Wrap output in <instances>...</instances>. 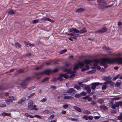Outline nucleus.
Here are the masks:
<instances>
[{"label":"nucleus","instance_id":"9b49d317","mask_svg":"<svg viewBox=\"0 0 122 122\" xmlns=\"http://www.w3.org/2000/svg\"><path fill=\"white\" fill-rule=\"evenodd\" d=\"M51 69H48L45 70L43 71V74L47 75H50V73H51Z\"/></svg>","mask_w":122,"mask_h":122},{"label":"nucleus","instance_id":"f03ea898","mask_svg":"<svg viewBox=\"0 0 122 122\" xmlns=\"http://www.w3.org/2000/svg\"><path fill=\"white\" fill-rule=\"evenodd\" d=\"M115 62H117L119 64H122V58L121 57H118L114 58H104L102 60L100 65L104 66V68H106L108 66L106 64L107 63L110 64Z\"/></svg>","mask_w":122,"mask_h":122},{"label":"nucleus","instance_id":"473e14b6","mask_svg":"<svg viewBox=\"0 0 122 122\" xmlns=\"http://www.w3.org/2000/svg\"><path fill=\"white\" fill-rule=\"evenodd\" d=\"M49 79V78L48 77L45 78L43 80L41 81V82H44L46 81H48Z\"/></svg>","mask_w":122,"mask_h":122},{"label":"nucleus","instance_id":"5701e85b","mask_svg":"<svg viewBox=\"0 0 122 122\" xmlns=\"http://www.w3.org/2000/svg\"><path fill=\"white\" fill-rule=\"evenodd\" d=\"M99 108L101 109H102L103 110L106 111L108 109V108L106 106L101 105L99 107Z\"/></svg>","mask_w":122,"mask_h":122},{"label":"nucleus","instance_id":"774afa93","mask_svg":"<svg viewBox=\"0 0 122 122\" xmlns=\"http://www.w3.org/2000/svg\"><path fill=\"white\" fill-rule=\"evenodd\" d=\"M66 112L65 111H62L61 112V113L63 114H65L66 113Z\"/></svg>","mask_w":122,"mask_h":122},{"label":"nucleus","instance_id":"a18cd8bd","mask_svg":"<svg viewBox=\"0 0 122 122\" xmlns=\"http://www.w3.org/2000/svg\"><path fill=\"white\" fill-rule=\"evenodd\" d=\"M121 84V82H117L115 85L116 86L118 87Z\"/></svg>","mask_w":122,"mask_h":122},{"label":"nucleus","instance_id":"4c0bfd02","mask_svg":"<svg viewBox=\"0 0 122 122\" xmlns=\"http://www.w3.org/2000/svg\"><path fill=\"white\" fill-rule=\"evenodd\" d=\"M43 74V71L41 72L36 73H35V75L36 76H38L40 75H42Z\"/></svg>","mask_w":122,"mask_h":122},{"label":"nucleus","instance_id":"58836bf2","mask_svg":"<svg viewBox=\"0 0 122 122\" xmlns=\"http://www.w3.org/2000/svg\"><path fill=\"white\" fill-rule=\"evenodd\" d=\"M80 93L81 96H84L87 94V93L86 92H82Z\"/></svg>","mask_w":122,"mask_h":122},{"label":"nucleus","instance_id":"603ef678","mask_svg":"<svg viewBox=\"0 0 122 122\" xmlns=\"http://www.w3.org/2000/svg\"><path fill=\"white\" fill-rule=\"evenodd\" d=\"M35 94V93H33L30 94L29 96H28V98H30L32 97Z\"/></svg>","mask_w":122,"mask_h":122},{"label":"nucleus","instance_id":"052dcab7","mask_svg":"<svg viewBox=\"0 0 122 122\" xmlns=\"http://www.w3.org/2000/svg\"><path fill=\"white\" fill-rule=\"evenodd\" d=\"M110 81H106L103 83L104 84H110Z\"/></svg>","mask_w":122,"mask_h":122},{"label":"nucleus","instance_id":"13d9d810","mask_svg":"<svg viewBox=\"0 0 122 122\" xmlns=\"http://www.w3.org/2000/svg\"><path fill=\"white\" fill-rule=\"evenodd\" d=\"M34 117H36L37 118H39L40 119L41 118V116L40 115H36L34 116Z\"/></svg>","mask_w":122,"mask_h":122},{"label":"nucleus","instance_id":"0eeeda50","mask_svg":"<svg viewBox=\"0 0 122 122\" xmlns=\"http://www.w3.org/2000/svg\"><path fill=\"white\" fill-rule=\"evenodd\" d=\"M16 100V97L13 96H9L8 98V104L12 103L13 101Z\"/></svg>","mask_w":122,"mask_h":122},{"label":"nucleus","instance_id":"f8f14e48","mask_svg":"<svg viewBox=\"0 0 122 122\" xmlns=\"http://www.w3.org/2000/svg\"><path fill=\"white\" fill-rule=\"evenodd\" d=\"M75 91L74 90L73 88H70L68 90V91H67V93H73V94H72V95H73L75 93H74L73 92H75Z\"/></svg>","mask_w":122,"mask_h":122},{"label":"nucleus","instance_id":"412c9836","mask_svg":"<svg viewBox=\"0 0 122 122\" xmlns=\"http://www.w3.org/2000/svg\"><path fill=\"white\" fill-rule=\"evenodd\" d=\"M24 43L25 44V45L27 47H28L29 46H34V45L30 44V43H28L25 41Z\"/></svg>","mask_w":122,"mask_h":122},{"label":"nucleus","instance_id":"cd10ccee","mask_svg":"<svg viewBox=\"0 0 122 122\" xmlns=\"http://www.w3.org/2000/svg\"><path fill=\"white\" fill-rule=\"evenodd\" d=\"M83 112L84 113L87 114H91V112L88 110H84L83 111Z\"/></svg>","mask_w":122,"mask_h":122},{"label":"nucleus","instance_id":"864d4df0","mask_svg":"<svg viewBox=\"0 0 122 122\" xmlns=\"http://www.w3.org/2000/svg\"><path fill=\"white\" fill-rule=\"evenodd\" d=\"M96 71L94 70H93L88 72V73L89 74L92 73H94Z\"/></svg>","mask_w":122,"mask_h":122},{"label":"nucleus","instance_id":"69168bd1","mask_svg":"<svg viewBox=\"0 0 122 122\" xmlns=\"http://www.w3.org/2000/svg\"><path fill=\"white\" fill-rule=\"evenodd\" d=\"M100 117L99 116H96L94 117V118L95 119H99Z\"/></svg>","mask_w":122,"mask_h":122},{"label":"nucleus","instance_id":"6e6552de","mask_svg":"<svg viewBox=\"0 0 122 122\" xmlns=\"http://www.w3.org/2000/svg\"><path fill=\"white\" fill-rule=\"evenodd\" d=\"M107 30L106 28L104 27L102 29L99 30L95 32L96 33H102L106 32Z\"/></svg>","mask_w":122,"mask_h":122},{"label":"nucleus","instance_id":"79ce46f5","mask_svg":"<svg viewBox=\"0 0 122 122\" xmlns=\"http://www.w3.org/2000/svg\"><path fill=\"white\" fill-rule=\"evenodd\" d=\"M23 72L24 71L23 70L21 69H20L17 72L15 73V75H16L18 74L19 73H23Z\"/></svg>","mask_w":122,"mask_h":122},{"label":"nucleus","instance_id":"6e6d98bb","mask_svg":"<svg viewBox=\"0 0 122 122\" xmlns=\"http://www.w3.org/2000/svg\"><path fill=\"white\" fill-rule=\"evenodd\" d=\"M107 86L106 85H103L102 87V90H105L106 89Z\"/></svg>","mask_w":122,"mask_h":122},{"label":"nucleus","instance_id":"2f4dec72","mask_svg":"<svg viewBox=\"0 0 122 122\" xmlns=\"http://www.w3.org/2000/svg\"><path fill=\"white\" fill-rule=\"evenodd\" d=\"M73 98V97L71 96H66L64 97V99H71Z\"/></svg>","mask_w":122,"mask_h":122},{"label":"nucleus","instance_id":"4468645a","mask_svg":"<svg viewBox=\"0 0 122 122\" xmlns=\"http://www.w3.org/2000/svg\"><path fill=\"white\" fill-rule=\"evenodd\" d=\"M84 89L87 91V93H90L91 91V90L90 87L89 86H87L84 87Z\"/></svg>","mask_w":122,"mask_h":122},{"label":"nucleus","instance_id":"ea45409f","mask_svg":"<svg viewBox=\"0 0 122 122\" xmlns=\"http://www.w3.org/2000/svg\"><path fill=\"white\" fill-rule=\"evenodd\" d=\"M96 103L97 102L95 101H92L90 104L93 106H94L96 105Z\"/></svg>","mask_w":122,"mask_h":122},{"label":"nucleus","instance_id":"9d476101","mask_svg":"<svg viewBox=\"0 0 122 122\" xmlns=\"http://www.w3.org/2000/svg\"><path fill=\"white\" fill-rule=\"evenodd\" d=\"M102 49L104 50H106L109 53H111L113 51L112 49H110L109 48L105 46L103 47Z\"/></svg>","mask_w":122,"mask_h":122},{"label":"nucleus","instance_id":"c03bdc74","mask_svg":"<svg viewBox=\"0 0 122 122\" xmlns=\"http://www.w3.org/2000/svg\"><path fill=\"white\" fill-rule=\"evenodd\" d=\"M67 51V50L66 49H64V50H62L60 52V53L61 54H63L65 52H66Z\"/></svg>","mask_w":122,"mask_h":122},{"label":"nucleus","instance_id":"e2e57ef3","mask_svg":"<svg viewBox=\"0 0 122 122\" xmlns=\"http://www.w3.org/2000/svg\"><path fill=\"white\" fill-rule=\"evenodd\" d=\"M93 117L92 116H90L89 117H88V119L90 120H92L93 119Z\"/></svg>","mask_w":122,"mask_h":122},{"label":"nucleus","instance_id":"680f3d73","mask_svg":"<svg viewBox=\"0 0 122 122\" xmlns=\"http://www.w3.org/2000/svg\"><path fill=\"white\" fill-rule=\"evenodd\" d=\"M44 112L46 114L49 113V111L48 110H46Z\"/></svg>","mask_w":122,"mask_h":122},{"label":"nucleus","instance_id":"39448f33","mask_svg":"<svg viewBox=\"0 0 122 122\" xmlns=\"http://www.w3.org/2000/svg\"><path fill=\"white\" fill-rule=\"evenodd\" d=\"M30 79L31 78L30 77L27 78L20 84L21 87L24 88H26L25 87L27 86V85L28 83V81L30 80Z\"/></svg>","mask_w":122,"mask_h":122},{"label":"nucleus","instance_id":"de8ad7c7","mask_svg":"<svg viewBox=\"0 0 122 122\" xmlns=\"http://www.w3.org/2000/svg\"><path fill=\"white\" fill-rule=\"evenodd\" d=\"M69 119L71 121H77L78 120L77 118H69Z\"/></svg>","mask_w":122,"mask_h":122},{"label":"nucleus","instance_id":"423d86ee","mask_svg":"<svg viewBox=\"0 0 122 122\" xmlns=\"http://www.w3.org/2000/svg\"><path fill=\"white\" fill-rule=\"evenodd\" d=\"M101 84H103V83H100L98 82L92 83L91 84V88L92 90H94L95 89L97 86H98L100 85Z\"/></svg>","mask_w":122,"mask_h":122},{"label":"nucleus","instance_id":"a19ab883","mask_svg":"<svg viewBox=\"0 0 122 122\" xmlns=\"http://www.w3.org/2000/svg\"><path fill=\"white\" fill-rule=\"evenodd\" d=\"M82 118L86 120H88V117L86 115H84L82 117Z\"/></svg>","mask_w":122,"mask_h":122},{"label":"nucleus","instance_id":"5fc2aeb1","mask_svg":"<svg viewBox=\"0 0 122 122\" xmlns=\"http://www.w3.org/2000/svg\"><path fill=\"white\" fill-rule=\"evenodd\" d=\"M44 65H41V66L39 67H36V68L35 69L37 70H39V69H41V68L42 67V66H43Z\"/></svg>","mask_w":122,"mask_h":122},{"label":"nucleus","instance_id":"7c9ffc66","mask_svg":"<svg viewBox=\"0 0 122 122\" xmlns=\"http://www.w3.org/2000/svg\"><path fill=\"white\" fill-rule=\"evenodd\" d=\"M61 74L63 77H64L66 79H67L69 77L66 74Z\"/></svg>","mask_w":122,"mask_h":122},{"label":"nucleus","instance_id":"6ab92c4d","mask_svg":"<svg viewBox=\"0 0 122 122\" xmlns=\"http://www.w3.org/2000/svg\"><path fill=\"white\" fill-rule=\"evenodd\" d=\"M87 31V30L86 29V28L84 27L80 31L79 30V32L78 33H85Z\"/></svg>","mask_w":122,"mask_h":122},{"label":"nucleus","instance_id":"f704fd0d","mask_svg":"<svg viewBox=\"0 0 122 122\" xmlns=\"http://www.w3.org/2000/svg\"><path fill=\"white\" fill-rule=\"evenodd\" d=\"M14 14V12L13 10H10L8 12V14H9L11 15Z\"/></svg>","mask_w":122,"mask_h":122},{"label":"nucleus","instance_id":"4be33fe9","mask_svg":"<svg viewBox=\"0 0 122 122\" xmlns=\"http://www.w3.org/2000/svg\"><path fill=\"white\" fill-rule=\"evenodd\" d=\"M63 77L61 74L59 76L57 77V79L60 81H62L64 80V79L62 78Z\"/></svg>","mask_w":122,"mask_h":122},{"label":"nucleus","instance_id":"f257e3e1","mask_svg":"<svg viewBox=\"0 0 122 122\" xmlns=\"http://www.w3.org/2000/svg\"><path fill=\"white\" fill-rule=\"evenodd\" d=\"M100 61L99 60V59H96L93 60H85L84 62H79L78 64L75 65L73 69L74 71H71V69L69 70L66 69L64 71L65 72H67L68 74H72L76 72V70L77 69L79 68H81L84 65V63L87 64H89L90 63L93 62V67H92L93 69H94L96 68V67L98 65V64Z\"/></svg>","mask_w":122,"mask_h":122},{"label":"nucleus","instance_id":"dca6fc26","mask_svg":"<svg viewBox=\"0 0 122 122\" xmlns=\"http://www.w3.org/2000/svg\"><path fill=\"white\" fill-rule=\"evenodd\" d=\"M85 10V9L83 8H80L76 10V12L81 13L84 11Z\"/></svg>","mask_w":122,"mask_h":122},{"label":"nucleus","instance_id":"0e129e2a","mask_svg":"<svg viewBox=\"0 0 122 122\" xmlns=\"http://www.w3.org/2000/svg\"><path fill=\"white\" fill-rule=\"evenodd\" d=\"M121 99V97H115L113 98V99L115 100H118Z\"/></svg>","mask_w":122,"mask_h":122},{"label":"nucleus","instance_id":"a878e982","mask_svg":"<svg viewBox=\"0 0 122 122\" xmlns=\"http://www.w3.org/2000/svg\"><path fill=\"white\" fill-rule=\"evenodd\" d=\"M117 106L119 107V106H122V102L120 101H119L118 102H116V104Z\"/></svg>","mask_w":122,"mask_h":122},{"label":"nucleus","instance_id":"7ed1b4c3","mask_svg":"<svg viewBox=\"0 0 122 122\" xmlns=\"http://www.w3.org/2000/svg\"><path fill=\"white\" fill-rule=\"evenodd\" d=\"M97 2L99 4L98 7L100 9H103L105 7H107V6H105L106 3L104 1L102 0H98Z\"/></svg>","mask_w":122,"mask_h":122},{"label":"nucleus","instance_id":"c85d7f7f","mask_svg":"<svg viewBox=\"0 0 122 122\" xmlns=\"http://www.w3.org/2000/svg\"><path fill=\"white\" fill-rule=\"evenodd\" d=\"M111 78H110V76H106L103 78V80L105 81H107L109 80Z\"/></svg>","mask_w":122,"mask_h":122},{"label":"nucleus","instance_id":"c756f323","mask_svg":"<svg viewBox=\"0 0 122 122\" xmlns=\"http://www.w3.org/2000/svg\"><path fill=\"white\" fill-rule=\"evenodd\" d=\"M15 45L16 47H18L19 48H20L21 46V45L17 42L15 43Z\"/></svg>","mask_w":122,"mask_h":122},{"label":"nucleus","instance_id":"a211bd4d","mask_svg":"<svg viewBox=\"0 0 122 122\" xmlns=\"http://www.w3.org/2000/svg\"><path fill=\"white\" fill-rule=\"evenodd\" d=\"M117 119L119 120L121 122H122V112L120 113L119 116H117Z\"/></svg>","mask_w":122,"mask_h":122},{"label":"nucleus","instance_id":"09e8293b","mask_svg":"<svg viewBox=\"0 0 122 122\" xmlns=\"http://www.w3.org/2000/svg\"><path fill=\"white\" fill-rule=\"evenodd\" d=\"M39 21L38 20H33L32 21V23L33 24H35L37 23Z\"/></svg>","mask_w":122,"mask_h":122},{"label":"nucleus","instance_id":"bb28decb","mask_svg":"<svg viewBox=\"0 0 122 122\" xmlns=\"http://www.w3.org/2000/svg\"><path fill=\"white\" fill-rule=\"evenodd\" d=\"M51 73H56L58 71V70L57 68L53 70L51 69Z\"/></svg>","mask_w":122,"mask_h":122},{"label":"nucleus","instance_id":"aec40b11","mask_svg":"<svg viewBox=\"0 0 122 122\" xmlns=\"http://www.w3.org/2000/svg\"><path fill=\"white\" fill-rule=\"evenodd\" d=\"M44 20H47L51 22V23H54L55 21L53 20H51L49 18H45V19H44Z\"/></svg>","mask_w":122,"mask_h":122},{"label":"nucleus","instance_id":"2eb2a0df","mask_svg":"<svg viewBox=\"0 0 122 122\" xmlns=\"http://www.w3.org/2000/svg\"><path fill=\"white\" fill-rule=\"evenodd\" d=\"M104 99L102 98H99L97 100V102L98 103L102 104L104 103Z\"/></svg>","mask_w":122,"mask_h":122},{"label":"nucleus","instance_id":"f3484780","mask_svg":"<svg viewBox=\"0 0 122 122\" xmlns=\"http://www.w3.org/2000/svg\"><path fill=\"white\" fill-rule=\"evenodd\" d=\"M73 107L74 109L77 111L78 112H81L82 111L81 109L78 107L77 106H73Z\"/></svg>","mask_w":122,"mask_h":122},{"label":"nucleus","instance_id":"8fccbe9b","mask_svg":"<svg viewBox=\"0 0 122 122\" xmlns=\"http://www.w3.org/2000/svg\"><path fill=\"white\" fill-rule=\"evenodd\" d=\"M89 97V95L86 96L84 97H83L82 98H81V99L84 100L86 99H88Z\"/></svg>","mask_w":122,"mask_h":122},{"label":"nucleus","instance_id":"3c124183","mask_svg":"<svg viewBox=\"0 0 122 122\" xmlns=\"http://www.w3.org/2000/svg\"><path fill=\"white\" fill-rule=\"evenodd\" d=\"M63 107L64 108L66 109V108L68 107V104H66L64 105L63 106Z\"/></svg>","mask_w":122,"mask_h":122},{"label":"nucleus","instance_id":"4d7b16f0","mask_svg":"<svg viewBox=\"0 0 122 122\" xmlns=\"http://www.w3.org/2000/svg\"><path fill=\"white\" fill-rule=\"evenodd\" d=\"M47 101L46 98H43L41 100V102H44Z\"/></svg>","mask_w":122,"mask_h":122},{"label":"nucleus","instance_id":"20e7f679","mask_svg":"<svg viewBox=\"0 0 122 122\" xmlns=\"http://www.w3.org/2000/svg\"><path fill=\"white\" fill-rule=\"evenodd\" d=\"M33 102L32 100L29 101L28 103V108L31 110H37L38 109L36 107V106L34 105L33 106Z\"/></svg>","mask_w":122,"mask_h":122},{"label":"nucleus","instance_id":"b1692460","mask_svg":"<svg viewBox=\"0 0 122 122\" xmlns=\"http://www.w3.org/2000/svg\"><path fill=\"white\" fill-rule=\"evenodd\" d=\"M116 102L114 105L112 103H111L110 104V105H112V108L113 109H115L116 107H118L116 105Z\"/></svg>","mask_w":122,"mask_h":122},{"label":"nucleus","instance_id":"393cba45","mask_svg":"<svg viewBox=\"0 0 122 122\" xmlns=\"http://www.w3.org/2000/svg\"><path fill=\"white\" fill-rule=\"evenodd\" d=\"M78 36V34L74 33L72 36H73L71 37H72V38H73L74 39H77V37Z\"/></svg>","mask_w":122,"mask_h":122},{"label":"nucleus","instance_id":"e433bc0d","mask_svg":"<svg viewBox=\"0 0 122 122\" xmlns=\"http://www.w3.org/2000/svg\"><path fill=\"white\" fill-rule=\"evenodd\" d=\"M78 84L80 87H83L84 86V85H85V84H82V82H81L78 83Z\"/></svg>","mask_w":122,"mask_h":122},{"label":"nucleus","instance_id":"338daca9","mask_svg":"<svg viewBox=\"0 0 122 122\" xmlns=\"http://www.w3.org/2000/svg\"><path fill=\"white\" fill-rule=\"evenodd\" d=\"M75 75V74H72L70 75V77L72 78L73 77H74V76Z\"/></svg>","mask_w":122,"mask_h":122},{"label":"nucleus","instance_id":"1a4fd4ad","mask_svg":"<svg viewBox=\"0 0 122 122\" xmlns=\"http://www.w3.org/2000/svg\"><path fill=\"white\" fill-rule=\"evenodd\" d=\"M68 31L70 32H72L73 31L74 32V33H78V32H79V30L73 28L69 29Z\"/></svg>","mask_w":122,"mask_h":122},{"label":"nucleus","instance_id":"c9c22d12","mask_svg":"<svg viewBox=\"0 0 122 122\" xmlns=\"http://www.w3.org/2000/svg\"><path fill=\"white\" fill-rule=\"evenodd\" d=\"M80 93L76 94L75 95V97L76 98H78L81 97Z\"/></svg>","mask_w":122,"mask_h":122},{"label":"nucleus","instance_id":"bf43d9fd","mask_svg":"<svg viewBox=\"0 0 122 122\" xmlns=\"http://www.w3.org/2000/svg\"><path fill=\"white\" fill-rule=\"evenodd\" d=\"M110 84L111 86H113L114 85V83L112 82L111 81H110Z\"/></svg>","mask_w":122,"mask_h":122},{"label":"nucleus","instance_id":"37998d69","mask_svg":"<svg viewBox=\"0 0 122 122\" xmlns=\"http://www.w3.org/2000/svg\"><path fill=\"white\" fill-rule=\"evenodd\" d=\"M2 116H8V113L3 112L1 113Z\"/></svg>","mask_w":122,"mask_h":122},{"label":"nucleus","instance_id":"ddd939ff","mask_svg":"<svg viewBox=\"0 0 122 122\" xmlns=\"http://www.w3.org/2000/svg\"><path fill=\"white\" fill-rule=\"evenodd\" d=\"M25 97L22 98L19 100V101L18 102V103L19 104H22L25 102Z\"/></svg>","mask_w":122,"mask_h":122},{"label":"nucleus","instance_id":"49530a36","mask_svg":"<svg viewBox=\"0 0 122 122\" xmlns=\"http://www.w3.org/2000/svg\"><path fill=\"white\" fill-rule=\"evenodd\" d=\"M58 80V79H57V77H55L52 79L51 80L53 81H54L56 82Z\"/></svg>","mask_w":122,"mask_h":122},{"label":"nucleus","instance_id":"72a5a7b5","mask_svg":"<svg viewBox=\"0 0 122 122\" xmlns=\"http://www.w3.org/2000/svg\"><path fill=\"white\" fill-rule=\"evenodd\" d=\"M74 88L77 89V90L81 89V88L80 86H78L77 85H75L74 86Z\"/></svg>","mask_w":122,"mask_h":122}]
</instances>
